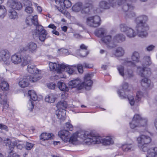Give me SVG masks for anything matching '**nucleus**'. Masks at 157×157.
Returning a JSON list of instances; mask_svg holds the SVG:
<instances>
[{
	"mask_svg": "<svg viewBox=\"0 0 157 157\" xmlns=\"http://www.w3.org/2000/svg\"><path fill=\"white\" fill-rule=\"evenodd\" d=\"M126 33L127 36L129 38L134 37L136 35L134 30L131 28H128Z\"/></svg>",
	"mask_w": 157,
	"mask_h": 157,
	"instance_id": "obj_38",
	"label": "nucleus"
},
{
	"mask_svg": "<svg viewBox=\"0 0 157 157\" xmlns=\"http://www.w3.org/2000/svg\"><path fill=\"white\" fill-rule=\"evenodd\" d=\"M94 140H91L93 142V144L101 143L104 145H109L113 144V140L110 136H107L105 137H102L95 134V136L93 138Z\"/></svg>",
	"mask_w": 157,
	"mask_h": 157,
	"instance_id": "obj_5",
	"label": "nucleus"
},
{
	"mask_svg": "<svg viewBox=\"0 0 157 157\" xmlns=\"http://www.w3.org/2000/svg\"><path fill=\"white\" fill-rule=\"evenodd\" d=\"M125 36L122 34H119L115 36L113 38V42L116 45V47L117 45V44L122 42L125 41Z\"/></svg>",
	"mask_w": 157,
	"mask_h": 157,
	"instance_id": "obj_26",
	"label": "nucleus"
},
{
	"mask_svg": "<svg viewBox=\"0 0 157 157\" xmlns=\"http://www.w3.org/2000/svg\"><path fill=\"white\" fill-rule=\"evenodd\" d=\"M11 60L12 62L15 64L20 63L22 61L21 55L19 54H15L12 56Z\"/></svg>",
	"mask_w": 157,
	"mask_h": 157,
	"instance_id": "obj_28",
	"label": "nucleus"
},
{
	"mask_svg": "<svg viewBox=\"0 0 157 157\" xmlns=\"http://www.w3.org/2000/svg\"><path fill=\"white\" fill-rule=\"evenodd\" d=\"M105 29L102 28L96 29L94 32L95 35L96 36L101 38L105 35Z\"/></svg>",
	"mask_w": 157,
	"mask_h": 157,
	"instance_id": "obj_29",
	"label": "nucleus"
},
{
	"mask_svg": "<svg viewBox=\"0 0 157 157\" xmlns=\"http://www.w3.org/2000/svg\"><path fill=\"white\" fill-rule=\"evenodd\" d=\"M49 67L50 71H56L57 73H60L62 71H66L67 65L64 64H57L56 63L50 62L49 63Z\"/></svg>",
	"mask_w": 157,
	"mask_h": 157,
	"instance_id": "obj_9",
	"label": "nucleus"
},
{
	"mask_svg": "<svg viewBox=\"0 0 157 157\" xmlns=\"http://www.w3.org/2000/svg\"><path fill=\"white\" fill-rule=\"evenodd\" d=\"M101 19L99 16L95 15L86 18L87 25L91 27L96 28L101 24Z\"/></svg>",
	"mask_w": 157,
	"mask_h": 157,
	"instance_id": "obj_7",
	"label": "nucleus"
},
{
	"mask_svg": "<svg viewBox=\"0 0 157 157\" xmlns=\"http://www.w3.org/2000/svg\"><path fill=\"white\" fill-rule=\"evenodd\" d=\"M22 63L21 65L24 66L31 63L30 57L28 55H25L22 57L21 58Z\"/></svg>",
	"mask_w": 157,
	"mask_h": 157,
	"instance_id": "obj_31",
	"label": "nucleus"
},
{
	"mask_svg": "<svg viewBox=\"0 0 157 157\" xmlns=\"http://www.w3.org/2000/svg\"><path fill=\"white\" fill-rule=\"evenodd\" d=\"M37 46L36 43L33 42H30L28 43L27 48H23L22 50L26 51L28 49L30 52L33 53L36 52Z\"/></svg>",
	"mask_w": 157,
	"mask_h": 157,
	"instance_id": "obj_23",
	"label": "nucleus"
},
{
	"mask_svg": "<svg viewBox=\"0 0 157 157\" xmlns=\"http://www.w3.org/2000/svg\"><path fill=\"white\" fill-rule=\"evenodd\" d=\"M61 7H57V9L58 10L62 13L66 14L69 15V13L66 11L65 10L66 9L70 8L71 6V3L69 0H64L63 2H61Z\"/></svg>",
	"mask_w": 157,
	"mask_h": 157,
	"instance_id": "obj_14",
	"label": "nucleus"
},
{
	"mask_svg": "<svg viewBox=\"0 0 157 157\" xmlns=\"http://www.w3.org/2000/svg\"><path fill=\"white\" fill-rule=\"evenodd\" d=\"M0 103L3 105V109H6L8 108L9 107V105L7 103L6 98L3 100V101H2V103Z\"/></svg>",
	"mask_w": 157,
	"mask_h": 157,
	"instance_id": "obj_56",
	"label": "nucleus"
},
{
	"mask_svg": "<svg viewBox=\"0 0 157 157\" xmlns=\"http://www.w3.org/2000/svg\"><path fill=\"white\" fill-rule=\"evenodd\" d=\"M4 144L6 146H8L9 149L10 150L9 152L10 155L13 153V151L14 149L15 145H16V142L13 141L12 142L11 140L9 138H5L3 141Z\"/></svg>",
	"mask_w": 157,
	"mask_h": 157,
	"instance_id": "obj_20",
	"label": "nucleus"
},
{
	"mask_svg": "<svg viewBox=\"0 0 157 157\" xmlns=\"http://www.w3.org/2000/svg\"><path fill=\"white\" fill-rule=\"evenodd\" d=\"M29 80L31 82H34L40 79V78L37 74L27 76Z\"/></svg>",
	"mask_w": 157,
	"mask_h": 157,
	"instance_id": "obj_39",
	"label": "nucleus"
},
{
	"mask_svg": "<svg viewBox=\"0 0 157 157\" xmlns=\"http://www.w3.org/2000/svg\"><path fill=\"white\" fill-rule=\"evenodd\" d=\"M78 137L84 140V142L87 145L93 144L91 140H93V138L95 136V134L90 133L87 131L80 130L76 132Z\"/></svg>",
	"mask_w": 157,
	"mask_h": 157,
	"instance_id": "obj_4",
	"label": "nucleus"
},
{
	"mask_svg": "<svg viewBox=\"0 0 157 157\" xmlns=\"http://www.w3.org/2000/svg\"><path fill=\"white\" fill-rule=\"evenodd\" d=\"M10 55L9 52L7 50H3L0 51V61L3 62L4 64L9 65L11 63Z\"/></svg>",
	"mask_w": 157,
	"mask_h": 157,
	"instance_id": "obj_10",
	"label": "nucleus"
},
{
	"mask_svg": "<svg viewBox=\"0 0 157 157\" xmlns=\"http://www.w3.org/2000/svg\"><path fill=\"white\" fill-rule=\"evenodd\" d=\"M83 66L86 68H91L92 67V65L88 63H84L83 64Z\"/></svg>",
	"mask_w": 157,
	"mask_h": 157,
	"instance_id": "obj_64",
	"label": "nucleus"
},
{
	"mask_svg": "<svg viewBox=\"0 0 157 157\" xmlns=\"http://www.w3.org/2000/svg\"><path fill=\"white\" fill-rule=\"evenodd\" d=\"M93 3V2L91 0L86 2L82 9L81 12L82 14L85 15L89 14L90 9L92 7Z\"/></svg>",
	"mask_w": 157,
	"mask_h": 157,
	"instance_id": "obj_21",
	"label": "nucleus"
},
{
	"mask_svg": "<svg viewBox=\"0 0 157 157\" xmlns=\"http://www.w3.org/2000/svg\"><path fill=\"white\" fill-rule=\"evenodd\" d=\"M9 84L5 81L2 82L0 84V87L2 90H7L9 89Z\"/></svg>",
	"mask_w": 157,
	"mask_h": 157,
	"instance_id": "obj_49",
	"label": "nucleus"
},
{
	"mask_svg": "<svg viewBox=\"0 0 157 157\" xmlns=\"http://www.w3.org/2000/svg\"><path fill=\"white\" fill-rule=\"evenodd\" d=\"M33 18L32 19L30 18H29V17H27L26 18V19L25 21V22L27 25H30L31 22H32V23L31 20L33 19Z\"/></svg>",
	"mask_w": 157,
	"mask_h": 157,
	"instance_id": "obj_61",
	"label": "nucleus"
},
{
	"mask_svg": "<svg viewBox=\"0 0 157 157\" xmlns=\"http://www.w3.org/2000/svg\"><path fill=\"white\" fill-rule=\"evenodd\" d=\"M40 137L41 140L44 141L51 139L52 138V135L51 134L49 133H43L41 134Z\"/></svg>",
	"mask_w": 157,
	"mask_h": 157,
	"instance_id": "obj_45",
	"label": "nucleus"
},
{
	"mask_svg": "<svg viewBox=\"0 0 157 157\" xmlns=\"http://www.w3.org/2000/svg\"><path fill=\"white\" fill-rule=\"evenodd\" d=\"M101 40L108 48H113L116 47V45L113 42V39H112L111 36L110 35L104 36L101 38Z\"/></svg>",
	"mask_w": 157,
	"mask_h": 157,
	"instance_id": "obj_15",
	"label": "nucleus"
},
{
	"mask_svg": "<svg viewBox=\"0 0 157 157\" xmlns=\"http://www.w3.org/2000/svg\"><path fill=\"white\" fill-rule=\"evenodd\" d=\"M65 127L68 130L72 131L73 130V126L72 125L69 123H66Z\"/></svg>",
	"mask_w": 157,
	"mask_h": 157,
	"instance_id": "obj_58",
	"label": "nucleus"
},
{
	"mask_svg": "<svg viewBox=\"0 0 157 157\" xmlns=\"http://www.w3.org/2000/svg\"><path fill=\"white\" fill-rule=\"evenodd\" d=\"M34 145V144H33L27 142L26 143L25 148L26 150H29L33 147Z\"/></svg>",
	"mask_w": 157,
	"mask_h": 157,
	"instance_id": "obj_57",
	"label": "nucleus"
},
{
	"mask_svg": "<svg viewBox=\"0 0 157 157\" xmlns=\"http://www.w3.org/2000/svg\"><path fill=\"white\" fill-rule=\"evenodd\" d=\"M58 135L64 142H67L69 139V132L68 130H62L58 133Z\"/></svg>",
	"mask_w": 157,
	"mask_h": 157,
	"instance_id": "obj_22",
	"label": "nucleus"
},
{
	"mask_svg": "<svg viewBox=\"0 0 157 157\" xmlns=\"http://www.w3.org/2000/svg\"><path fill=\"white\" fill-rule=\"evenodd\" d=\"M139 75L142 77H148L151 74V72L149 69L145 67L138 68Z\"/></svg>",
	"mask_w": 157,
	"mask_h": 157,
	"instance_id": "obj_24",
	"label": "nucleus"
},
{
	"mask_svg": "<svg viewBox=\"0 0 157 157\" xmlns=\"http://www.w3.org/2000/svg\"><path fill=\"white\" fill-rule=\"evenodd\" d=\"M34 102L30 100L28 104V107L29 109L31 111H32L34 108Z\"/></svg>",
	"mask_w": 157,
	"mask_h": 157,
	"instance_id": "obj_54",
	"label": "nucleus"
},
{
	"mask_svg": "<svg viewBox=\"0 0 157 157\" xmlns=\"http://www.w3.org/2000/svg\"><path fill=\"white\" fill-rule=\"evenodd\" d=\"M124 51V49L121 47L117 48L115 53V55L117 56H121L123 55Z\"/></svg>",
	"mask_w": 157,
	"mask_h": 157,
	"instance_id": "obj_47",
	"label": "nucleus"
},
{
	"mask_svg": "<svg viewBox=\"0 0 157 157\" xmlns=\"http://www.w3.org/2000/svg\"><path fill=\"white\" fill-rule=\"evenodd\" d=\"M127 0H118L117 5L119 6L123 5L122 9L124 11L132 10L134 9V6L132 5L127 3Z\"/></svg>",
	"mask_w": 157,
	"mask_h": 157,
	"instance_id": "obj_16",
	"label": "nucleus"
},
{
	"mask_svg": "<svg viewBox=\"0 0 157 157\" xmlns=\"http://www.w3.org/2000/svg\"><path fill=\"white\" fill-rule=\"evenodd\" d=\"M155 48V46L152 45H151L149 46H148L147 48L146 49L147 51H152L154 48Z\"/></svg>",
	"mask_w": 157,
	"mask_h": 157,
	"instance_id": "obj_63",
	"label": "nucleus"
},
{
	"mask_svg": "<svg viewBox=\"0 0 157 157\" xmlns=\"http://www.w3.org/2000/svg\"><path fill=\"white\" fill-rule=\"evenodd\" d=\"M129 28L125 24H121L120 25V30L122 32L126 33Z\"/></svg>",
	"mask_w": 157,
	"mask_h": 157,
	"instance_id": "obj_52",
	"label": "nucleus"
},
{
	"mask_svg": "<svg viewBox=\"0 0 157 157\" xmlns=\"http://www.w3.org/2000/svg\"><path fill=\"white\" fill-rule=\"evenodd\" d=\"M56 107L59 109H60V110L62 109H65L67 106V102L64 101H62L59 102L57 105Z\"/></svg>",
	"mask_w": 157,
	"mask_h": 157,
	"instance_id": "obj_35",
	"label": "nucleus"
},
{
	"mask_svg": "<svg viewBox=\"0 0 157 157\" xmlns=\"http://www.w3.org/2000/svg\"><path fill=\"white\" fill-rule=\"evenodd\" d=\"M147 19V17L145 15L139 16L135 19L136 24V29L137 35L140 37L143 38L148 35L147 31L149 30V27L146 23Z\"/></svg>",
	"mask_w": 157,
	"mask_h": 157,
	"instance_id": "obj_1",
	"label": "nucleus"
},
{
	"mask_svg": "<svg viewBox=\"0 0 157 157\" xmlns=\"http://www.w3.org/2000/svg\"><path fill=\"white\" fill-rule=\"evenodd\" d=\"M131 10H130L127 12L125 16L126 18H131L135 16L136 14L135 13L131 11Z\"/></svg>",
	"mask_w": 157,
	"mask_h": 157,
	"instance_id": "obj_53",
	"label": "nucleus"
},
{
	"mask_svg": "<svg viewBox=\"0 0 157 157\" xmlns=\"http://www.w3.org/2000/svg\"><path fill=\"white\" fill-rule=\"evenodd\" d=\"M143 94L141 91H138L136 93V96L135 98L136 102H138L141 100V98L143 97Z\"/></svg>",
	"mask_w": 157,
	"mask_h": 157,
	"instance_id": "obj_50",
	"label": "nucleus"
},
{
	"mask_svg": "<svg viewBox=\"0 0 157 157\" xmlns=\"http://www.w3.org/2000/svg\"><path fill=\"white\" fill-rule=\"evenodd\" d=\"M7 4L10 7L17 10H20L22 8L21 3L20 2L16 0H9L8 1Z\"/></svg>",
	"mask_w": 157,
	"mask_h": 157,
	"instance_id": "obj_18",
	"label": "nucleus"
},
{
	"mask_svg": "<svg viewBox=\"0 0 157 157\" xmlns=\"http://www.w3.org/2000/svg\"><path fill=\"white\" fill-rule=\"evenodd\" d=\"M122 63L124 65L127 67H133L136 66L135 63L130 61L128 59H126L124 60V62Z\"/></svg>",
	"mask_w": 157,
	"mask_h": 157,
	"instance_id": "obj_42",
	"label": "nucleus"
},
{
	"mask_svg": "<svg viewBox=\"0 0 157 157\" xmlns=\"http://www.w3.org/2000/svg\"><path fill=\"white\" fill-rule=\"evenodd\" d=\"M77 70L79 73H82L83 71L82 64H78L77 66H70L67 65L66 71L69 74H72L74 73L75 71Z\"/></svg>",
	"mask_w": 157,
	"mask_h": 157,
	"instance_id": "obj_13",
	"label": "nucleus"
},
{
	"mask_svg": "<svg viewBox=\"0 0 157 157\" xmlns=\"http://www.w3.org/2000/svg\"><path fill=\"white\" fill-rule=\"evenodd\" d=\"M134 145L132 143H125L122 145L123 150L125 152L130 151L134 150Z\"/></svg>",
	"mask_w": 157,
	"mask_h": 157,
	"instance_id": "obj_27",
	"label": "nucleus"
},
{
	"mask_svg": "<svg viewBox=\"0 0 157 157\" xmlns=\"http://www.w3.org/2000/svg\"><path fill=\"white\" fill-rule=\"evenodd\" d=\"M108 2L105 1H101L99 4V7L102 9L107 10L111 6L114 7L117 5L116 0H108Z\"/></svg>",
	"mask_w": 157,
	"mask_h": 157,
	"instance_id": "obj_12",
	"label": "nucleus"
},
{
	"mask_svg": "<svg viewBox=\"0 0 157 157\" xmlns=\"http://www.w3.org/2000/svg\"><path fill=\"white\" fill-rule=\"evenodd\" d=\"M132 60L136 63L140 61V56L139 53L136 52H133L131 56Z\"/></svg>",
	"mask_w": 157,
	"mask_h": 157,
	"instance_id": "obj_40",
	"label": "nucleus"
},
{
	"mask_svg": "<svg viewBox=\"0 0 157 157\" xmlns=\"http://www.w3.org/2000/svg\"><path fill=\"white\" fill-rule=\"evenodd\" d=\"M29 79L27 78V76L24 77L23 79L20 81L19 82V85L22 88H25L27 87L29 85L28 82Z\"/></svg>",
	"mask_w": 157,
	"mask_h": 157,
	"instance_id": "obj_33",
	"label": "nucleus"
},
{
	"mask_svg": "<svg viewBox=\"0 0 157 157\" xmlns=\"http://www.w3.org/2000/svg\"><path fill=\"white\" fill-rule=\"evenodd\" d=\"M146 157H157V147H153L149 149Z\"/></svg>",
	"mask_w": 157,
	"mask_h": 157,
	"instance_id": "obj_30",
	"label": "nucleus"
},
{
	"mask_svg": "<svg viewBox=\"0 0 157 157\" xmlns=\"http://www.w3.org/2000/svg\"><path fill=\"white\" fill-rule=\"evenodd\" d=\"M8 15L11 19H15L18 17L17 13L13 10H10L8 12Z\"/></svg>",
	"mask_w": 157,
	"mask_h": 157,
	"instance_id": "obj_41",
	"label": "nucleus"
},
{
	"mask_svg": "<svg viewBox=\"0 0 157 157\" xmlns=\"http://www.w3.org/2000/svg\"><path fill=\"white\" fill-rule=\"evenodd\" d=\"M82 6V3L81 2H78L73 6L72 7V9L73 11L78 12L81 10Z\"/></svg>",
	"mask_w": 157,
	"mask_h": 157,
	"instance_id": "obj_37",
	"label": "nucleus"
},
{
	"mask_svg": "<svg viewBox=\"0 0 157 157\" xmlns=\"http://www.w3.org/2000/svg\"><path fill=\"white\" fill-rule=\"evenodd\" d=\"M78 138L76 132L74 133L72 136L70 138L69 136V139L68 141L71 143L74 144L77 141V138Z\"/></svg>",
	"mask_w": 157,
	"mask_h": 157,
	"instance_id": "obj_48",
	"label": "nucleus"
},
{
	"mask_svg": "<svg viewBox=\"0 0 157 157\" xmlns=\"http://www.w3.org/2000/svg\"><path fill=\"white\" fill-rule=\"evenodd\" d=\"M143 60L144 62V63H143V64L144 66L145 65H150L151 63L150 58L149 56H145L144 57L143 59Z\"/></svg>",
	"mask_w": 157,
	"mask_h": 157,
	"instance_id": "obj_51",
	"label": "nucleus"
},
{
	"mask_svg": "<svg viewBox=\"0 0 157 157\" xmlns=\"http://www.w3.org/2000/svg\"><path fill=\"white\" fill-rule=\"evenodd\" d=\"M31 21L32 24L36 26V29L33 32V35L34 37L38 36L42 31L46 30L42 25H39L37 15L34 16L33 17V19Z\"/></svg>",
	"mask_w": 157,
	"mask_h": 157,
	"instance_id": "obj_8",
	"label": "nucleus"
},
{
	"mask_svg": "<svg viewBox=\"0 0 157 157\" xmlns=\"http://www.w3.org/2000/svg\"><path fill=\"white\" fill-rule=\"evenodd\" d=\"M147 145H144L141 144H139V147L142 149V150L144 152H146L148 151V147H147Z\"/></svg>",
	"mask_w": 157,
	"mask_h": 157,
	"instance_id": "obj_55",
	"label": "nucleus"
},
{
	"mask_svg": "<svg viewBox=\"0 0 157 157\" xmlns=\"http://www.w3.org/2000/svg\"><path fill=\"white\" fill-rule=\"evenodd\" d=\"M0 128L6 131H8V127L6 125L1 124H0Z\"/></svg>",
	"mask_w": 157,
	"mask_h": 157,
	"instance_id": "obj_60",
	"label": "nucleus"
},
{
	"mask_svg": "<svg viewBox=\"0 0 157 157\" xmlns=\"http://www.w3.org/2000/svg\"><path fill=\"white\" fill-rule=\"evenodd\" d=\"M117 70L120 74L122 76H126L128 78H130L133 76V71L130 69H128L126 71L124 72V67L122 66H119L117 67Z\"/></svg>",
	"mask_w": 157,
	"mask_h": 157,
	"instance_id": "obj_19",
	"label": "nucleus"
},
{
	"mask_svg": "<svg viewBox=\"0 0 157 157\" xmlns=\"http://www.w3.org/2000/svg\"><path fill=\"white\" fill-rule=\"evenodd\" d=\"M128 84L127 83H124L122 85V88L123 90H119L117 91V93L119 97L122 99L126 97L128 98L129 103L132 106L134 105L135 103V100L133 97L132 96L128 97L126 94V92L128 91Z\"/></svg>",
	"mask_w": 157,
	"mask_h": 157,
	"instance_id": "obj_6",
	"label": "nucleus"
},
{
	"mask_svg": "<svg viewBox=\"0 0 157 157\" xmlns=\"http://www.w3.org/2000/svg\"><path fill=\"white\" fill-rule=\"evenodd\" d=\"M33 11V9L30 6H27L25 9V11L28 13H32Z\"/></svg>",
	"mask_w": 157,
	"mask_h": 157,
	"instance_id": "obj_59",
	"label": "nucleus"
},
{
	"mask_svg": "<svg viewBox=\"0 0 157 157\" xmlns=\"http://www.w3.org/2000/svg\"><path fill=\"white\" fill-rule=\"evenodd\" d=\"M141 84L142 86L145 88L150 87L151 85V80L145 77L141 80Z\"/></svg>",
	"mask_w": 157,
	"mask_h": 157,
	"instance_id": "obj_34",
	"label": "nucleus"
},
{
	"mask_svg": "<svg viewBox=\"0 0 157 157\" xmlns=\"http://www.w3.org/2000/svg\"><path fill=\"white\" fill-rule=\"evenodd\" d=\"M137 141L139 144L148 145L151 141V139L148 136L141 135L137 138Z\"/></svg>",
	"mask_w": 157,
	"mask_h": 157,
	"instance_id": "obj_17",
	"label": "nucleus"
},
{
	"mask_svg": "<svg viewBox=\"0 0 157 157\" xmlns=\"http://www.w3.org/2000/svg\"><path fill=\"white\" fill-rule=\"evenodd\" d=\"M55 100V97L52 94H49L46 96L45 99V101L49 103H53L54 102Z\"/></svg>",
	"mask_w": 157,
	"mask_h": 157,
	"instance_id": "obj_46",
	"label": "nucleus"
},
{
	"mask_svg": "<svg viewBox=\"0 0 157 157\" xmlns=\"http://www.w3.org/2000/svg\"><path fill=\"white\" fill-rule=\"evenodd\" d=\"M27 70L28 72L32 74H38L40 71L34 66V64L31 63L27 66Z\"/></svg>",
	"mask_w": 157,
	"mask_h": 157,
	"instance_id": "obj_25",
	"label": "nucleus"
},
{
	"mask_svg": "<svg viewBox=\"0 0 157 157\" xmlns=\"http://www.w3.org/2000/svg\"><path fill=\"white\" fill-rule=\"evenodd\" d=\"M80 49L75 50V52L74 54L78 57H83L86 56L89 52L87 51V47L84 44H82L80 46Z\"/></svg>",
	"mask_w": 157,
	"mask_h": 157,
	"instance_id": "obj_11",
	"label": "nucleus"
},
{
	"mask_svg": "<svg viewBox=\"0 0 157 157\" xmlns=\"http://www.w3.org/2000/svg\"><path fill=\"white\" fill-rule=\"evenodd\" d=\"M57 86L59 89L62 91H66L68 90V87L64 82H59L57 83Z\"/></svg>",
	"mask_w": 157,
	"mask_h": 157,
	"instance_id": "obj_43",
	"label": "nucleus"
},
{
	"mask_svg": "<svg viewBox=\"0 0 157 157\" xmlns=\"http://www.w3.org/2000/svg\"><path fill=\"white\" fill-rule=\"evenodd\" d=\"M92 75V73H88L85 75L84 81L81 83L78 78L71 81L68 83L69 87L72 88L77 87L78 90H81L85 87L86 89L90 90L93 84V81L91 80Z\"/></svg>",
	"mask_w": 157,
	"mask_h": 157,
	"instance_id": "obj_2",
	"label": "nucleus"
},
{
	"mask_svg": "<svg viewBox=\"0 0 157 157\" xmlns=\"http://www.w3.org/2000/svg\"><path fill=\"white\" fill-rule=\"evenodd\" d=\"M6 98V97L4 94L2 95L0 94V103H2L4 99Z\"/></svg>",
	"mask_w": 157,
	"mask_h": 157,
	"instance_id": "obj_62",
	"label": "nucleus"
},
{
	"mask_svg": "<svg viewBox=\"0 0 157 157\" xmlns=\"http://www.w3.org/2000/svg\"><path fill=\"white\" fill-rule=\"evenodd\" d=\"M47 35L48 33L47 31L46 30H43L37 36L39 37V38L40 40L42 42H44L45 39L48 37Z\"/></svg>",
	"mask_w": 157,
	"mask_h": 157,
	"instance_id": "obj_36",
	"label": "nucleus"
},
{
	"mask_svg": "<svg viewBox=\"0 0 157 157\" xmlns=\"http://www.w3.org/2000/svg\"><path fill=\"white\" fill-rule=\"evenodd\" d=\"M58 111V113L56 114L58 118L61 121H63L66 118V110H60L59 111Z\"/></svg>",
	"mask_w": 157,
	"mask_h": 157,
	"instance_id": "obj_32",
	"label": "nucleus"
},
{
	"mask_svg": "<svg viewBox=\"0 0 157 157\" xmlns=\"http://www.w3.org/2000/svg\"><path fill=\"white\" fill-rule=\"evenodd\" d=\"M147 118H143L139 114H136L134 115L132 121L129 123L130 127L132 129H134L141 126H145L147 125Z\"/></svg>",
	"mask_w": 157,
	"mask_h": 157,
	"instance_id": "obj_3",
	"label": "nucleus"
},
{
	"mask_svg": "<svg viewBox=\"0 0 157 157\" xmlns=\"http://www.w3.org/2000/svg\"><path fill=\"white\" fill-rule=\"evenodd\" d=\"M28 95L31 99L33 101H36L37 99V96L33 90H29L28 91Z\"/></svg>",
	"mask_w": 157,
	"mask_h": 157,
	"instance_id": "obj_44",
	"label": "nucleus"
}]
</instances>
